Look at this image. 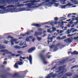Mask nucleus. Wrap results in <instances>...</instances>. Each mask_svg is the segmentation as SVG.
<instances>
[{"mask_svg": "<svg viewBox=\"0 0 78 78\" xmlns=\"http://www.w3.org/2000/svg\"><path fill=\"white\" fill-rule=\"evenodd\" d=\"M41 2V0H35L33 1H27L24 2V3H28V2H30V3L31 2V3L26 4H25V5H27V8H20L18 9H17L16 7H21V6H23L25 5L23 4H21L20 5H17L14 6L13 5H11L13 6V7H12L10 8L7 9L6 11L5 10L4 11L5 14V13H7V12H20L21 11H31L32 9H33L34 8H38L39 6H34V5H36V4H34L35 2Z\"/></svg>", "mask_w": 78, "mask_h": 78, "instance_id": "1", "label": "nucleus"}, {"mask_svg": "<svg viewBox=\"0 0 78 78\" xmlns=\"http://www.w3.org/2000/svg\"><path fill=\"white\" fill-rule=\"evenodd\" d=\"M0 52H2V53H5L6 54H10L11 56H16V57L18 56L19 58H21V59H27L26 57H22V56H20V54H18L17 55H15L12 54V53H11V52H10L8 51V50H2L0 51Z\"/></svg>", "mask_w": 78, "mask_h": 78, "instance_id": "2", "label": "nucleus"}, {"mask_svg": "<svg viewBox=\"0 0 78 78\" xmlns=\"http://www.w3.org/2000/svg\"><path fill=\"white\" fill-rule=\"evenodd\" d=\"M51 1L52 2H56L55 0H44V1L41 3L40 6L41 5H47L48 7H50L53 5V3L51 2Z\"/></svg>", "mask_w": 78, "mask_h": 78, "instance_id": "3", "label": "nucleus"}, {"mask_svg": "<svg viewBox=\"0 0 78 78\" xmlns=\"http://www.w3.org/2000/svg\"><path fill=\"white\" fill-rule=\"evenodd\" d=\"M66 67V65H63L62 67L60 66L56 69L55 71L56 72L60 73L59 74H58V75H59V74H62V75H63V74L66 72V69H64L63 70L62 69H64V68Z\"/></svg>", "mask_w": 78, "mask_h": 78, "instance_id": "4", "label": "nucleus"}, {"mask_svg": "<svg viewBox=\"0 0 78 78\" xmlns=\"http://www.w3.org/2000/svg\"><path fill=\"white\" fill-rule=\"evenodd\" d=\"M45 23H47L48 25H49V24H53L54 23V24H57L58 23L59 25L61 26H63L64 25V22L63 21H62L61 22L59 21L58 22L57 21H55L54 22H52V23H50V22H47V23H43V25H45Z\"/></svg>", "mask_w": 78, "mask_h": 78, "instance_id": "5", "label": "nucleus"}, {"mask_svg": "<svg viewBox=\"0 0 78 78\" xmlns=\"http://www.w3.org/2000/svg\"><path fill=\"white\" fill-rule=\"evenodd\" d=\"M5 5H0V9H2L0 10V11H6L7 9H6V8H11V7H13L14 6L12 5H9L5 7Z\"/></svg>", "mask_w": 78, "mask_h": 78, "instance_id": "6", "label": "nucleus"}, {"mask_svg": "<svg viewBox=\"0 0 78 78\" xmlns=\"http://www.w3.org/2000/svg\"><path fill=\"white\" fill-rule=\"evenodd\" d=\"M72 5H73V4H71V2H69L66 5H61L60 6V8L61 9H66L67 8H69V6H70Z\"/></svg>", "mask_w": 78, "mask_h": 78, "instance_id": "7", "label": "nucleus"}, {"mask_svg": "<svg viewBox=\"0 0 78 78\" xmlns=\"http://www.w3.org/2000/svg\"><path fill=\"white\" fill-rule=\"evenodd\" d=\"M60 46H61V44H58L57 45H56L55 46V45H53L51 46H50L49 47L51 49L53 48H54V50H55V51H57V50H58V48L60 47Z\"/></svg>", "mask_w": 78, "mask_h": 78, "instance_id": "8", "label": "nucleus"}, {"mask_svg": "<svg viewBox=\"0 0 78 78\" xmlns=\"http://www.w3.org/2000/svg\"><path fill=\"white\" fill-rule=\"evenodd\" d=\"M20 61H19L16 62V63H15L14 66L15 67L16 69H18V65H20V66L21 65H22L23 64V62H22V59H20Z\"/></svg>", "mask_w": 78, "mask_h": 78, "instance_id": "9", "label": "nucleus"}, {"mask_svg": "<svg viewBox=\"0 0 78 78\" xmlns=\"http://www.w3.org/2000/svg\"><path fill=\"white\" fill-rule=\"evenodd\" d=\"M7 39H11V44L12 45H14V42H16V41H17L18 39H13V37H11L10 36H9L7 37Z\"/></svg>", "mask_w": 78, "mask_h": 78, "instance_id": "10", "label": "nucleus"}, {"mask_svg": "<svg viewBox=\"0 0 78 78\" xmlns=\"http://www.w3.org/2000/svg\"><path fill=\"white\" fill-rule=\"evenodd\" d=\"M40 57L44 64H47V62L46 58L42 55L41 54L40 55Z\"/></svg>", "mask_w": 78, "mask_h": 78, "instance_id": "11", "label": "nucleus"}, {"mask_svg": "<svg viewBox=\"0 0 78 78\" xmlns=\"http://www.w3.org/2000/svg\"><path fill=\"white\" fill-rule=\"evenodd\" d=\"M53 74V73H52L50 74L48 76L45 77V78H50L51 77H52V78H55V77H56L57 75H58V74Z\"/></svg>", "mask_w": 78, "mask_h": 78, "instance_id": "12", "label": "nucleus"}, {"mask_svg": "<svg viewBox=\"0 0 78 78\" xmlns=\"http://www.w3.org/2000/svg\"><path fill=\"white\" fill-rule=\"evenodd\" d=\"M52 30H50V29L47 30V31L48 33H52L53 32H55L56 31V28L54 27H52Z\"/></svg>", "mask_w": 78, "mask_h": 78, "instance_id": "13", "label": "nucleus"}, {"mask_svg": "<svg viewBox=\"0 0 78 78\" xmlns=\"http://www.w3.org/2000/svg\"><path fill=\"white\" fill-rule=\"evenodd\" d=\"M72 38H70L66 40H64L63 41L64 42H66V43H70V42H72Z\"/></svg>", "mask_w": 78, "mask_h": 78, "instance_id": "14", "label": "nucleus"}, {"mask_svg": "<svg viewBox=\"0 0 78 78\" xmlns=\"http://www.w3.org/2000/svg\"><path fill=\"white\" fill-rule=\"evenodd\" d=\"M36 49L35 47L29 49L28 51V52L31 53L34 50Z\"/></svg>", "mask_w": 78, "mask_h": 78, "instance_id": "15", "label": "nucleus"}, {"mask_svg": "<svg viewBox=\"0 0 78 78\" xmlns=\"http://www.w3.org/2000/svg\"><path fill=\"white\" fill-rule=\"evenodd\" d=\"M27 58L28 60H29L30 64H32V56L30 55L29 57H27Z\"/></svg>", "mask_w": 78, "mask_h": 78, "instance_id": "16", "label": "nucleus"}, {"mask_svg": "<svg viewBox=\"0 0 78 78\" xmlns=\"http://www.w3.org/2000/svg\"><path fill=\"white\" fill-rule=\"evenodd\" d=\"M70 32L72 31V32L73 33H74V32H75L76 31H78V30L76 29H75L74 28H71L70 30Z\"/></svg>", "mask_w": 78, "mask_h": 78, "instance_id": "17", "label": "nucleus"}, {"mask_svg": "<svg viewBox=\"0 0 78 78\" xmlns=\"http://www.w3.org/2000/svg\"><path fill=\"white\" fill-rule=\"evenodd\" d=\"M33 37V36H30L29 37H27L26 39V41L27 42H30V39H32Z\"/></svg>", "mask_w": 78, "mask_h": 78, "instance_id": "18", "label": "nucleus"}, {"mask_svg": "<svg viewBox=\"0 0 78 78\" xmlns=\"http://www.w3.org/2000/svg\"><path fill=\"white\" fill-rule=\"evenodd\" d=\"M67 0H61L60 1L61 5H65L66 4V2H66V1H67Z\"/></svg>", "mask_w": 78, "mask_h": 78, "instance_id": "19", "label": "nucleus"}, {"mask_svg": "<svg viewBox=\"0 0 78 78\" xmlns=\"http://www.w3.org/2000/svg\"><path fill=\"white\" fill-rule=\"evenodd\" d=\"M32 26H34V27H39L41 26V24H32Z\"/></svg>", "mask_w": 78, "mask_h": 78, "instance_id": "20", "label": "nucleus"}, {"mask_svg": "<svg viewBox=\"0 0 78 78\" xmlns=\"http://www.w3.org/2000/svg\"><path fill=\"white\" fill-rule=\"evenodd\" d=\"M41 34H42V32H40L39 33H38L37 32H36L35 33L34 36H39V35H41Z\"/></svg>", "mask_w": 78, "mask_h": 78, "instance_id": "21", "label": "nucleus"}, {"mask_svg": "<svg viewBox=\"0 0 78 78\" xmlns=\"http://www.w3.org/2000/svg\"><path fill=\"white\" fill-rule=\"evenodd\" d=\"M71 55H78V52L76 51H74L73 52H71Z\"/></svg>", "mask_w": 78, "mask_h": 78, "instance_id": "22", "label": "nucleus"}, {"mask_svg": "<svg viewBox=\"0 0 78 78\" xmlns=\"http://www.w3.org/2000/svg\"><path fill=\"white\" fill-rule=\"evenodd\" d=\"M55 37H56V36H54L52 37H51V38L48 37V40H50L51 41H51H52L53 38H55Z\"/></svg>", "mask_w": 78, "mask_h": 78, "instance_id": "23", "label": "nucleus"}, {"mask_svg": "<svg viewBox=\"0 0 78 78\" xmlns=\"http://www.w3.org/2000/svg\"><path fill=\"white\" fill-rule=\"evenodd\" d=\"M6 47L5 46H2L0 44V49H3V48H5Z\"/></svg>", "mask_w": 78, "mask_h": 78, "instance_id": "24", "label": "nucleus"}, {"mask_svg": "<svg viewBox=\"0 0 78 78\" xmlns=\"http://www.w3.org/2000/svg\"><path fill=\"white\" fill-rule=\"evenodd\" d=\"M73 78H78V75L75 74L73 76Z\"/></svg>", "mask_w": 78, "mask_h": 78, "instance_id": "25", "label": "nucleus"}, {"mask_svg": "<svg viewBox=\"0 0 78 78\" xmlns=\"http://www.w3.org/2000/svg\"><path fill=\"white\" fill-rule=\"evenodd\" d=\"M70 29H68L66 31V34H69L70 33Z\"/></svg>", "mask_w": 78, "mask_h": 78, "instance_id": "26", "label": "nucleus"}, {"mask_svg": "<svg viewBox=\"0 0 78 78\" xmlns=\"http://www.w3.org/2000/svg\"><path fill=\"white\" fill-rule=\"evenodd\" d=\"M14 47L15 48H16L17 49H20V48H21V47L18 46H14Z\"/></svg>", "mask_w": 78, "mask_h": 78, "instance_id": "27", "label": "nucleus"}, {"mask_svg": "<svg viewBox=\"0 0 78 78\" xmlns=\"http://www.w3.org/2000/svg\"><path fill=\"white\" fill-rule=\"evenodd\" d=\"M29 34L28 33H25L24 34H21V36H26V35H28Z\"/></svg>", "mask_w": 78, "mask_h": 78, "instance_id": "28", "label": "nucleus"}, {"mask_svg": "<svg viewBox=\"0 0 78 78\" xmlns=\"http://www.w3.org/2000/svg\"><path fill=\"white\" fill-rule=\"evenodd\" d=\"M0 14H5V11L0 10Z\"/></svg>", "mask_w": 78, "mask_h": 78, "instance_id": "29", "label": "nucleus"}, {"mask_svg": "<svg viewBox=\"0 0 78 78\" xmlns=\"http://www.w3.org/2000/svg\"><path fill=\"white\" fill-rule=\"evenodd\" d=\"M23 45V41H21L20 42V46H22Z\"/></svg>", "mask_w": 78, "mask_h": 78, "instance_id": "30", "label": "nucleus"}, {"mask_svg": "<svg viewBox=\"0 0 78 78\" xmlns=\"http://www.w3.org/2000/svg\"><path fill=\"white\" fill-rule=\"evenodd\" d=\"M37 39L38 40V41H41V37H37Z\"/></svg>", "mask_w": 78, "mask_h": 78, "instance_id": "31", "label": "nucleus"}, {"mask_svg": "<svg viewBox=\"0 0 78 78\" xmlns=\"http://www.w3.org/2000/svg\"><path fill=\"white\" fill-rule=\"evenodd\" d=\"M17 53H19V54H22V53H23V52L21 51H18Z\"/></svg>", "mask_w": 78, "mask_h": 78, "instance_id": "32", "label": "nucleus"}, {"mask_svg": "<svg viewBox=\"0 0 78 78\" xmlns=\"http://www.w3.org/2000/svg\"><path fill=\"white\" fill-rule=\"evenodd\" d=\"M43 30V29H41V28H39L38 29V31H42Z\"/></svg>", "mask_w": 78, "mask_h": 78, "instance_id": "33", "label": "nucleus"}, {"mask_svg": "<svg viewBox=\"0 0 78 78\" xmlns=\"http://www.w3.org/2000/svg\"><path fill=\"white\" fill-rule=\"evenodd\" d=\"M17 75H18V74L17 73H15L13 75V76H17Z\"/></svg>", "mask_w": 78, "mask_h": 78, "instance_id": "34", "label": "nucleus"}, {"mask_svg": "<svg viewBox=\"0 0 78 78\" xmlns=\"http://www.w3.org/2000/svg\"><path fill=\"white\" fill-rule=\"evenodd\" d=\"M71 15H72V13H69L68 14L67 16L68 17H70V16H71Z\"/></svg>", "mask_w": 78, "mask_h": 78, "instance_id": "35", "label": "nucleus"}, {"mask_svg": "<svg viewBox=\"0 0 78 78\" xmlns=\"http://www.w3.org/2000/svg\"><path fill=\"white\" fill-rule=\"evenodd\" d=\"M57 40H61V37H58L57 38Z\"/></svg>", "mask_w": 78, "mask_h": 78, "instance_id": "36", "label": "nucleus"}, {"mask_svg": "<svg viewBox=\"0 0 78 78\" xmlns=\"http://www.w3.org/2000/svg\"><path fill=\"white\" fill-rule=\"evenodd\" d=\"M66 61V59H64L63 60V62H61L60 63L61 64H63L64 63V62H65V61Z\"/></svg>", "mask_w": 78, "mask_h": 78, "instance_id": "37", "label": "nucleus"}, {"mask_svg": "<svg viewBox=\"0 0 78 78\" xmlns=\"http://www.w3.org/2000/svg\"><path fill=\"white\" fill-rule=\"evenodd\" d=\"M76 0H72L71 1L72 2V3H75V2H76Z\"/></svg>", "mask_w": 78, "mask_h": 78, "instance_id": "38", "label": "nucleus"}, {"mask_svg": "<svg viewBox=\"0 0 78 78\" xmlns=\"http://www.w3.org/2000/svg\"><path fill=\"white\" fill-rule=\"evenodd\" d=\"M54 19L55 20H58V18L57 17L54 18Z\"/></svg>", "mask_w": 78, "mask_h": 78, "instance_id": "39", "label": "nucleus"}, {"mask_svg": "<svg viewBox=\"0 0 78 78\" xmlns=\"http://www.w3.org/2000/svg\"><path fill=\"white\" fill-rule=\"evenodd\" d=\"M56 65H55L54 67L53 68H52L51 69V70H53V69H55V68H56Z\"/></svg>", "mask_w": 78, "mask_h": 78, "instance_id": "40", "label": "nucleus"}, {"mask_svg": "<svg viewBox=\"0 0 78 78\" xmlns=\"http://www.w3.org/2000/svg\"><path fill=\"white\" fill-rule=\"evenodd\" d=\"M69 23L70 24V25H72V24H73V21H70V22H69Z\"/></svg>", "mask_w": 78, "mask_h": 78, "instance_id": "41", "label": "nucleus"}, {"mask_svg": "<svg viewBox=\"0 0 78 78\" xmlns=\"http://www.w3.org/2000/svg\"><path fill=\"white\" fill-rule=\"evenodd\" d=\"M64 30H60V33H64Z\"/></svg>", "mask_w": 78, "mask_h": 78, "instance_id": "42", "label": "nucleus"}, {"mask_svg": "<svg viewBox=\"0 0 78 78\" xmlns=\"http://www.w3.org/2000/svg\"><path fill=\"white\" fill-rule=\"evenodd\" d=\"M27 47V45L25 46H23L22 47H21L20 48H25V47Z\"/></svg>", "mask_w": 78, "mask_h": 78, "instance_id": "43", "label": "nucleus"}, {"mask_svg": "<svg viewBox=\"0 0 78 78\" xmlns=\"http://www.w3.org/2000/svg\"><path fill=\"white\" fill-rule=\"evenodd\" d=\"M55 6H56V7H58V4L55 3Z\"/></svg>", "mask_w": 78, "mask_h": 78, "instance_id": "44", "label": "nucleus"}, {"mask_svg": "<svg viewBox=\"0 0 78 78\" xmlns=\"http://www.w3.org/2000/svg\"><path fill=\"white\" fill-rule=\"evenodd\" d=\"M65 29L63 30H67V27H64Z\"/></svg>", "mask_w": 78, "mask_h": 78, "instance_id": "45", "label": "nucleus"}, {"mask_svg": "<svg viewBox=\"0 0 78 78\" xmlns=\"http://www.w3.org/2000/svg\"><path fill=\"white\" fill-rule=\"evenodd\" d=\"M20 42V41H16L15 42V43L16 44H19Z\"/></svg>", "mask_w": 78, "mask_h": 78, "instance_id": "46", "label": "nucleus"}, {"mask_svg": "<svg viewBox=\"0 0 78 78\" xmlns=\"http://www.w3.org/2000/svg\"><path fill=\"white\" fill-rule=\"evenodd\" d=\"M4 44H8V41H5L4 42Z\"/></svg>", "mask_w": 78, "mask_h": 78, "instance_id": "47", "label": "nucleus"}, {"mask_svg": "<svg viewBox=\"0 0 78 78\" xmlns=\"http://www.w3.org/2000/svg\"><path fill=\"white\" fill-rule=\"evenodd\" d=\"M67 36H68L69 37H70L71 36H72V34H68L67 35Z\"/></svg>", "mask_w": 78, "mask_h": 78, "instance_id": "48", "label": "nucleus"}, {"mask_svg": "<svg viewBox=\"0 0 78 78\" xmlns=\"http://www.w3.org/2000/svg\"><path fill=\"white\" fill-rule=\"evenodd\" d=\"M3 64H7V62H4Z\"/></svg>", "mask_w": 78, "mask_h": 78, "instance_id": "49", "label": "nucleus"}, {"mask_svg": "<svg viewBox=\"0 0 78 78\" xmlns=\"http://www.w3.org/2000/svg\"><path fill=\"white\" fill-rule=\"evenodd\" d=\"M66 18H65V19H62V20H60L59 21H62V20H66Z\"/></svg>", "mask_w": 78, "mask_h": 78, "instance_id": "50", "label": "nucleus"}, {"mask_svg": "<svg viewBox=\"0 0 78 78\" xmlns=\"http://www.w3.org/2000/svg\"><path fill=\"white\" fill-rule=\"evenodd\" d=\"M76 33H74V34H71V36H73V35H75V34H76Z\"/></svg>", "mask_w": 78, "mask_h": 78, "instance_id": "51", "label": "nucleus"}, {"mask_svg": "<svg viewBox=\"0 0 78 78\" xmlns=\"http://www.w3.org/2000/svg\"><path fill=\"white\" fill-rule=\"evenodd\" d=\"M77 23H78V22L76 21V22L74 24H75V25H76V24H77Z\"/></svg>", "mask_w": 78, "mask_h": 78, "instance_id": "52", "label": "nucleus"}, {"mask_svg": "<svg viewBox=\"0 0 78 78\" xmlns=\"http://www.w3.org/2000/svg\"><path fill=\"white\" fill-rule=\"evenodd\" d=\"M70 20H71V19H69L68 20H66V21L67 22H70Z\"/></svg>", "mask_w": 78, "mask_h": 78, "instance_id": "53", "label": "nucleus"}, {"mask_svg": "<svg viewBox=\"0 0 78 78\" xmlns=\"http://www.w3.org/2000/svg\"><path fill=\"white\" fill-rule=\"evenodd\" d=\"M34 41H35V38H33L32 39V42H34Z\"/></svg>", "mask_w": 78, "mask_h": 78, "instance_id": "54", "label": "nucleus"}, {"mask_svg": "<svg viewBox=\"0 0 78 78\" xmlns=\"http://www.w3.org/2000/svg\"><path fill=\"white\" fill-rule=\"evenodd\" d=\"M23 44H24V45H26V42L25 41L23 43Z\"/></svg>", "mask_w": 78, "mask_h": 78, "instance_id": "55", "label": "nucleus"}, {"mask_svg": "<svg viewBox=\"0 0 78 78\" xmlns=\"http://www.w3.org/2000/svg\"><path fill=\"white\" fill-rule=\"evenodd\" d=\"M71 28L74 27V24L72 25L71 26Z\"/></svg>", "mask_w": 78, "mask_h": 78, "instance_id": "56", "label": "nucleus"}, {"mask_svg": "<svg viewBox=\"0 0 78 78\" xmlns=\"http://www.w3.org/2000/svg\"><path fill=\"white\" fill-rule=\"evenodd\" d=\"M45 28H49V26H45Z\"/></svg>", "mask_w": 78, "mask_h": 78, "instance_id": "57", "label": "nucleus"}, {"mask_svg": "<svg viewBox=\"0 0 78 78\" xmlns=\"http://www.w3.org/2000/svg\"><path fill=\"white\" fill-rule=\"evenodd\" d=\"M24 74H26L27 73V71H24Z\"/></svg>", "mask_w": 78, "mask_h": 78, "instance_id": "58", "label": "nucleus"}, {"mask_svg": "<svg viewBox=\"0 0 78 78\" xmlns=\"http://www.w3.org/2000/svg\"><path fill=\"white\" fill-rule=\"evenodd\" d=\"M63 38L64 39H66V36H63Z\"/></svg>", "mask_w": 78, "mask_h": 78, "instance_id": "59", "label": "nucleus"}, {"mask_svg": "<svg viewBox=\"0 0 78 78\" xmlns=\"http://www.w3.org/2000/svg\"><path fill=\"white\" fill-rule=\"evenodd\" d=\"M54 35H55L56 36H57L58 35V34L56 33H55L54 34Z\"/></svg>", "mask_w": 78, "mask_h": 78, "instance_id": "60", "label": "nucleus"}, {"mask_svg": "<svg viewBox=\"0 0 78 78\" xmlns=\"http://www.w3.org/2000/svg\"><path fill=\"white\" fill-rule=\"evenodd\" d=\"M76 6H75V5H73V6H72V7H74V8H75V7H76Z\"/></svg>", "mask_w": 78, "mask_h": 78, "instance_id": "61", "label": "nucleus"}, {"mask_svg": "<svg viewBox=\"0 0 78 78\" xmlns=\"http://www.w3.org/2000/svg\"><path fill=\"white\" fill-rule=\"evenodd\" d=\"M51 56H49L48 57V58L49 59L50 58V57H51Z\"/></svg>", "mask_w": 78, "mask_h": 78, "instance_id": "62", "label": "nucleus"}, {"mask_svg": "<svg viewBox=\"0 0 78 78\" xmlns=\"http://www.w3.org/2000/svg\"><path fill=\"white\" fill-rule=\"evenodd\" d=\"M68 54H70V53H71V51L68 52Z\"/></svg>", "mask_w": 78, "mask_h": 78, "instance_id": "63", "label": "nucleus"}, {"mask_svg": "<svg viewBox=\"0 0 78 78\" xmlns=\"http://www.w3.org/2000/svg\"><path fill=\"white\" fill-rule=\"evenodd\" d=\"M46 36V34H44L43 36H42V37H44V36Z\"/></svg>", "mask_w": 78, "mask_h": 78, "instance_id": "64", "label": "nucleus"}]
</instances>
